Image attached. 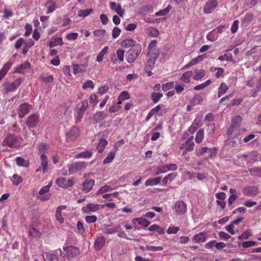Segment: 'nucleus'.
Wrapping results in <instances>:
<instances>
[{"instance_id":"obj_25","label":"nucleus","mask_w":261,"mask_h":261,"mask_svg":"<svg viewBox=\"0 0 261 261\" xmlns=\"http://www.w3.org/2000/svg\"><path fill=\"white\" fill-rule=\"evenodd\" d=\"M57 254V252H56V253L44 252L43 253L42 256L45 261H59Z\"/></svg>"},{"instance_id":"obj_46","label":"nucleus","mask_w":261,"mask_h":261,"mask_svg":"<svg viewBox=\"0 0 261 261\" xmlns=\"http://www.w3.org/2000/svg\"><path fill=\"white\" fill-rule=\"evenodd\" d=\"M172 7L169 5L166 8L160 10L155 13V16H165L171 10Z\"/></svg>"},{"instance_id":"obj_20","label":"nucleus","mask_w":261,"mask_h":261,"mask_svg":"<svg viewBox=\"0 0 261 261\" xmlns=\"http://www.w3.org/2000/svg\"><path fill=\"white\" fill-rule=\"evenodd\" d=\"M206 233L205 232H199L193 236L192 241L195 243H203L206 241Z\"/></svg>"},{"instance_id":"obj_53","label":"nucleus","mask_w":261,"mask_h":261,"mask_svg":"<svg viewBox=\"0 0 261 261\" xmlns=\"http://www.w3.org/2000/svg\"><path fill=\"white\" fill-rule=\"evenodd\" d=\"M204 137V131L203 129H199L196 134L195 141L197 143H200L202 142Z\"/></svg>"},{"instance_id":"obj_28","label":"nucleus","mask_w":261,"mask_h":261,"mask_svg":"<svg viewBox=\"0 0 261 261\" xmlns=\"http://www.w3.org/2000/svg\"><path fill=\"white\" fill-rule=\"evenodd\" d=\"M193 75L192 71H188L182 73L180 77V80L185 84H189L190 82V79Z\"/></svg>"},{"instance_id":"obj_59","label":"nucleus","mask_w":261,"mask_h":261,"mask_svg":"<svg viewBox=\"0 0 261 261\" xmlns=\"http://www.w3.org/2000/svg\"><path fill=\"white\" fill-rule=\"evenodd\" d=\"M205 56V54L198 56L190 62V65H194L198 64L199 62L202 61L204 58Z\"/></svg>"},{"instance_id":"obj_52","label":"nucleus","mask_w":261,"mask_h":261,"mask_svg":"<svg viewBox=\"0 0 261 261\" xmlns=\"http://www.w3.org/2000/svg\"><path fill=\"white\" fill-rule=\"evenodd\" d=\"M218 60H219L221 61H223L224 60L230 61V62H233V58L232 57V55L231 54H225L223 56H221L218 58Z\"/></svg>"},{"instance_id":"obj_14","label":"nucleus","mask_w":261,"mask_h":261,"mask_svg":"<svg viewBox=\"0 0 261 261\" xmlns=\"http://www.w3.org/2000/svg\"><path fill=\"white\" fill-rule=\"evenodd\" d=\"M147 55L149 57V59L145 67V72H146L147 70H151L154 67L155 62L159 57V55H157V54Z\"/></svg>"},{"instance_id":"obj_63","label":"nucleus","mask_w":261,"mask_h":261,"mask_svg":"<svg viewBox=\"0 0 261 261\" xmlns=\"http://www.w3.org/2000/svg\"><path fill=\"white\" fill-rule=\"evenodd\" d=\"M78 232L81 234H83L85 232V228L83 223L81 221H79L76 224Z\"/></svg>"},{"instance_id":"obj_39","label":"nucleus","mask_w":261,"mask_h":261,"mask_svg":"<svg viewBox=\"0 0 261 261\" xmlns=\"http://www.w3.org/2000/svg\"><path fill=\"white\" fill-rule=\"evenodd\" d=\"M88 102L87 99H85L81 102V105H79L77 107L76 111L80 112L85 113V111L88 107Z\"/></svg>"},{"instance_id":"obj_40","label":"nucleus","mask_w":261,"mask_h":261,"mask_svg":"<svg viewBox=\"0 0 261 261\" xmlns=\"http://www.w3.org/2000/svg\"><path fill=\"white\" fill-rule=\"evenodd\" d=\"M177 176V174L175 173H171L168 174L164 177L162 181L164 185L167 184L168 182H171Z\"/></svg>"},{"instance_id":"obj_51","label":"nucleus","mask_w":261,"mask_h":261,"mask_svg":"<svg viewBox=\"0 0 261 261\" xmlns=\"http://www.w3.org/2000/svg\"><path fill=\"white\" fill-rule=\"evenodd\" d=\"M169 171L167 165H162L156 168L155 174L159 175L161 173H166Z\"/></svg>"},{"instance_id":"obj_30","label":"nucleus","mask_w":261,"mask_h":261,"mask_svg":"<svg viewBox=\"0 0 261 261\" xmlns=\"http://www.w3.org/2000/svg\"><path fill=\"white\" fill-rule=\"evenodd\" d=\"M210 70L211 72L213 73L216 72L215 75L217 78H219L221 76H223V73L224 72V70L222 67H211Z\"/></svg>"},{"instance_id":"obj_9","label":"nucleus","mask_w":261,"mask_h":261,"mask_svg":"<svg viewBox=\"0 0 261 261\" xmlns=\"http://www.w3.org/2000/svg\"><path fill=\"white\" fill-rule=\"evenodd\" d=\"M32 109V106L28 103L21 104L17 110L19 117L23 118Z\"/></svg>"},{"instance_id":"obj_37","label":"nucleus","mask_w":261,"mask_h":261,"mask_svg":"<svg viewBox=\"0 0 261 261\" xmlns=\"http://www.w3.org/2000/svg\"><path fill=\"white\" fill-rule=\"evenodd\" d=\"M195 75L193 76V79L198 81L203 78L205 75V71L202 69H196L194 71Z\"/></svg>"},{"instance_id":"obj_55","label":"nucleus","mask_w":261,"mask_h":261,"mask_svg":"<svg viewBox=\"0 0 261 261\" xmlns=\"http://www.w3.org/2000/svg\"><path fill=\"white\" fill-rule=\"evenodd\" d=\"M92 11V9L80 10L78 11V16L81 17H85L88 16Z\"/></svg>"},{"instance_id":"obj_26","label":"nucleus","mask_w":261,"mask_h":261,"mask_svg":"<svg viewBox=\"0 0 261 261\" xmlns=\"http://www.w3.org/2000/svg\"><path fill=\"white\" fill-rule=\"evenodd\" d=\"M110 8L114 10L118 15L122 17L123 14V10L122 9L120 4H117L115 2H111L110 4Z\"/></svg>"},{"instance_id":"obj_27","label":"nucleus","mask_w":261,"mask_h":261,"mask_svg":"<svg viewBox=\"0 0 261 261\" xmlns=\"http://www.w3.org/2000/svg\"><path fill=\"white\" fill-rule=\"evenodd\" d=\"M161 180V177L158 176L153 178L147 179L145 182V185L147 186H156L160 183Z\"/></svg>"},{"instance_id":"obj_41","label":"nucleus","mask_w":261,"mask_h":261,"mask_svg":"<svg viewBox=\"0 0 261 261\" xmlns=\"http://www.w3.org/2000/svg\"><path fill=\"white\" fill-rule=\"evenodd\" d=\"M108 47L105 46L99 52V53L98 54V55H97V56L96 57V61L98 62H101L102 61V60L103 59V57L106 55L107 53L108 52Z\"/></svg>"},{"instance_id":"obj_42","label":"nucleus","mask_w":261,"mask_h":261,"mask_svg":"<svg viewBox=\"0 0 261 261\" xmlns=\"http://www.w3.org/2000/svg\"><path fill=\"white\" fill-rule=\"evenodd\" d=\"M106 117V115H105L103 112L98 111L94 115L93 119L96 122H99Z\"/></svg>"},{"instance_id":"obj_3","label":"nucleus","mask_w":261,"mask_h":261,"mask_svg":"<svg viewBox=\"0 0 261 261\" xmlns=\"http://www.w3.org/2000/svg\"><path fill=\"white\" fill-rule=\"evenodd\" d=\"M142 47L140 44L132 46L126 53V59L129 63H133L141 54Z\"/></svg>"},{"instance_id":"obj_56","label":"nucleus","mask_w":261,"mask_h":261,"mask_svg":"<svg viewBox=\"0 0 261 261\" xmlns=\"http://www.w3.org/2000/svg\"><path fill=\"white\" fill-rule=\"evenodd\" d=\"M120 104V102L118 101L117 103H116L111 106L109 110V112L110 113H115L119 111L121 108Z\"/></svg>"},{"instance_id":"obj_18","label":"nucleus","mask_w":261,"mask_h":261,"mask_svg":"<svg viewBox=\"0 0 261 261\" xmlns=\"http://www.w3.org/2000/svg\"><path fill=\"white\" fill-rule=\"evenodd\" d=\"M106 242V238L102 236H100L96 238L94 246L96 250L99 251L102 249L104 246Z\"/></svg>"},{"instance_id":"obj_34","label":"nucleus","mask_w":261,"mask_h":261,"mask_svg":"<svg viewBox=\"0 0 261 261\" xmlns=\"http://www.w3.org/2000/svg\"><path fill=\"white\" fill-rule=\"evenodd\" d=\"M139 44L137 42L133 39H126L121 42V46L125 48L132 47V46Z\"/></svg>"},{"instance_id":"obj_60","label":"nucleus","mask_w":261,"mask_h":261,"mask_svg":"<svg viewBox=\"0 0 261 261\" xmlns=\"http://www.w3.org/2000/svg\"><path fill=\"white\" fill-rule=\"evenodd\" d=\"M51 186H52V182H49L47 185L43 187L40 190V191L39 192V194L41 195H42L44 193H45L46 192H48L49 191L50 188L51 187Z\"/></svg>"},{"instance_id":"obj_57","label":"nucleus","mask_w":261,"mask_h":261,"mask_svg":"<svg viewBox=\"0 0 261 261\" xmlns=\"http://www.w3.org/2000/svg\"><path fill=\"white\" fill-rule=\"evenodd\" d=\"M174 82H168L166 83H164L162 85V90L164 91H168L173 88H174Z\"/></svg>"},{"instance_id":"obj_44","label":"nucleus","mask_w":261,"mask_h":261,"mask_svg":"<svg viewBox=\"0 0 261 261\" xmlns=\"http://www.w3.org/2000/svg\"><path fill=\"white\" fill-rule=\"evenodd\" d=\"M73 73L76 74L81 73L85 70V66L83 64H73Z\"/></svg>"},{"instance_id":"obj_47","label":"nucleus","mask_w":261,"mask_h":261,"mask_svg":"<svg viewBox=\"0 0 261 261\" xmlns=\"http://www.w3.org/2000/svg\"><path fill=\"white\" fill-rule=\"evenodd\" d=\"M218 38V33H216L214 30L210 32L206 35V39L211 42H214Z\"/></svg>"},{"instance_id":"obj_13","label":"nucleus","mask_w":261,"mask_h":261,"mask_svg":"<svg viewBox=\"0 0 261 261\" xmlns=\"http://www.w3.org/2000/svg\"><path fill=\"white\" fill-rule=\"evenodd\" d=\"M39 116L34 114L28 117L26 124L29 127H35L39 122Z\"/></svg>"},{"instance_id":"obj_43","label":"nucleus","mask_w":261,"mask_h":261,"mask_svg":"<svg viewBox=\"0 0 261 261\" xmlns=\"http://www.w3.org/2000/svg\"><path fill=\"white\" fill-rule=\"evenodd\" d=\"M194 146L195 144L194 142H186L180 146V149H182L186 148V151H191L194 149Z\"/></svg>"},{"instance_id":"obj_45","label":"nucleus","mask_w":261,"mask_h":261,"mask_svg":"<svg viewBox=\"0 0 261 261\" xmlns=\"http://www.w3.org/2000/svg\"><path fill=\"white\" fill-rule=\"evenodd\" d=\"M163 96V95L161 93L152 92L151 94V99L154 103H156L159 101Z\"/></svg>"},{"instance_id":"obj_6","label":"nucleus","mask_w":261,"mask_h":261,"mask_svg":"<svg viewBox=\"0 0 261 261\" xmlns=\"http://www.w3.org/2000/svg\"><path fill=\"white\" fill-rule=\"evenodd\" d=\"M125 51L121 49H118L116 50V53H114L111 55V61L113 64H117L120 63L124 60Z\"/></svg>"},{"instance_id":"obj_23","label":"nucleus","mask_w":261,"mask_h":261,"mask_svg":"<svg viewBox=\"0 0 261 261\" xmlns=\"http://www.w3.org/2000/svg\"><path fill=\"white\" fill-rule=\"evenodd\" d=\"M12 63L11 62H8L4 65L2 68L0 70V81L5 76L12 67Z\"/></svg>"},{"instance_id":"obj_24","label":"nucleus","mask_w":261,"mask_h":261,"mask_svg":"<svg viewBox=\"0 0 261 261\" xmlns=\"http://www.w3.org/2000/svg\"><path fill=\"white\" fill-rule=\"evenodd\" d=\"M41 166L44 173H46L48 169L47 157L43 153L41 155Z\"/></svg>"},{"instance_id":"obj_54","label":"nucleus","mask_w":261,"mask_h":261,"mask_svg":"<svg viewBox=\"0 0 261 261\" xmlns=\"http://www.w3.org/2000/svg\"><path fill=\"white\" fill-rule=\"evenodd\" d=\"M115 156V153L111 151L107 155V156L103 160V163L104 164H107L112 162Z\"/></svg>"},{"instance_id":"obj_36","label":"nucleus","mask_w":261,"mask_h":261,"mask_svg":"<svg viewBox=\"0 0 261 261\" xmlns=\"http://www.w3.org/2000/svg\"><path fill=\"white\" fill-rule=\"evenodd\" d=\"M107 144L108 141L106 139H100L96 147L98 149V152L100 153H102Z\"/></svg>"},{"instance_id":"obj_5","label":"nucleus","mask_w":261,"mask_h":261,"mask_svg":"<svg viewBox=\"0 0 261 261\" xmlns=\"http://www.w3.org/2000/svg\"><path fill=\"white\" fill-rule=\"evenodd\" d=\"M174 213L176 215L184 214L187 210L186 204L182 200L176 201L172 207Z\"/></svg>"},{"instance_id":"obj_11","label":"nucleus","mask_w":261,"mask_h":261,"mask_svg":"<svg viewBox=\"0 0 261 261\" xmlns=\"http://www.w3.org/2000/svg\"><path fill=\"white\" fill-rule=\"evenodd\" d=\"M243 193L246 196L254 197L259 193V190L256 187L248 186L243 189Z\"/></svg>"},{"instance_id":"obj_64","label":"nucleus","mask_w":261,"mask_h":261,"mask_svg":"<svg viewBox=\"0 0 261 261\" xmlns=\"http://www.w3.org/2000/svg\"><path fill=\"white\" fill-rule=\"evenodd\" d=\"M40 232L39 231L34 227H32L29 230V235L32 237H38L40 236Z\"/></svg>"},{"instance_id":"obj_22","label":"nucleus","mask_w":261,"mask_h":261,"mask_svg":"<svg viewBox=\"0 0 261 261\" xmlns=\"http://www.w3.org/2000/svg\"><path fill=\"white\" fill-rule=\"evenodd\" d=\"M67 206L66 205H61L57 207L55 217L57 220L60 223H63L64 222V218L62 216V211L66 208Z\"/></svg>"},{"instance_id":"obj_48","label":"nucleus","mask_w":261,"mask_h":261,"mask_svg":"<svg viewBox=\"0 0 261 261\" xmlns=\"http://www.w3.org/2000/svg\"><path fill=\"white\" fill-rule=\"evenodd\" d=\"M130 98V95L128 92L123 91L122 92L119 96H118V100L120 103L122 101L125 100L129 99Z\"/></svg>"},{"instance_id":"obj_33","label":"nucleus","mask_w":261,"mask_h":261,"mask_svg":"<svg viewBox=\"0 0 261 261\" xmlns=\"http://www.w3.org/2000/svg\"><path fill=\"white\" fill-rule=\"evenodd\" d=\"M93 153L89 150H86L76 154L75 159L90 158L92 156Z\"/></svg>"},{"instance_id":"obj_19","label":"nucleus","mask_w":261,"mask_h":261,"mask_svg":"<svg viewBox=\"0 0 261 261\" xmlns=\"http://www.w3.org/2000/svg\"><path fill=\"white\" fill-rule=\"evenodd\" d=\"M79 135V129L76 127H73L66 134L67 140L69 141H73Z\"/></svg>"},{"instance_id":"obj_32","label":"nucleus","mask_w":261,"mask_h":261,"mask_svg":"<svg viewBox=\"0 0 261 261\" xmlns=\"http://www.w3.org/2000/svg\"><path fill=\"white\" fill-rule=\"evenodd\" d=\"M46 5H47V9L46 12V14H48L53 12L57 8L56 2L53 0L48 1Z\"/></svg>"},{"instance_id":"obj_1","label":"nucleus","mask_w":261,"mask_h":261,"mask_svg":"<svg viewBox=\"0 0 261 261\" xmlns=\"http://www.w3.org/2000/svg\"><path fill=\"white\" fill-rule=\"evenodd\" d=\"M87 165V163L84 161L73 162L64 167L61 170V174L64 175H69L84 169Z\"/></svg>"},{"instance_id":"obj_8","label":"nucleus","mask_w":261,"mask_h":261,"mask_svg":"<svg viewBox=\"0 0 261 261\" xmlns=\"http://www.w3.org/2000/svg\"><path fill=\"white\" fill-rule=\"evenodd\" d=\"M218 6L217 0H208L203 8V12L205 14L212 13Z\"/></svg>"},{"instance_id":"obj_12","label":"nucleus","mask_w":261,"mask_h":261,"mask_svg":"<svg viewBox=\"0 0 261 261\" xmlns=\"http://www.w3.org/2000/svg\"><path fill=\"white\" fill-rule=\"evenodd\" d=\"M242 120V117L240 115L236 116L232 118L231 126L228 129L227 133L231 135L234 129L238 127Z\"/></svg>"},{"instance_id":"obj_58","label":"nucleus","mask_w":261,"mask_h":261,"mask_svg":"<svg viewBox=\"0 0 261 261\" xmlns=\"http://www.w3.org/2000/svg\"><path fill=\"white\" fill-rule=\"evenodd\" d=\"M94 88V84L91 80H88L87 82H85L82 86V88L84 90H86L88 88L93 89Z\"/></svg>"},{"instance_id":"obj_38","label":"nucleus","mask_w":261,"mask_h":261,"mask_svg":"<svg viewBox=\"0 0 261 261\" xmlns=\"http://www.w3.org/2000/svg\"><path fill=\"white\" fill-rule=\"evenodd\" d=\"M185 87V85L184 83H179L177 82H174V91L178 94H180L184 91Z\"/></svg>"},{"instance_id":"obj_29","label":"nucleus","mask_w":261,"mask_h":261,"mask_svg":"<svg viewBox=\"0 0 261 261\" xmlns=\"http://www.w3.org/2000/svg\"><path fill=\"white\" fill-rule=\"evenodd\" d=\"M132 222L134 224H136V222H137L139 225L145 227L148 226L150 224V221L143 218H136L133 219L132 220Z\"/></svg>"},{"instance_id":"obj_21","label":"nucleus","mask_w":261,"mask_h":261,"mask_svg":"<svg viewBox=\"0 0 261 261\" xmlns=\"http://www.w3.org/2000/svg\"><path fill=\"white\" fill-rule=\"evenodd\" d=\"M94 183V179H86L83 184V190L86 193L89 192L92 190Z\"/></svg>"},{"instance_id":"obj_62","label":"nucleus","mask_w":261,"mask_h":261,"mask_svg":"<svg viewBox=\"0 0 261 261\" xmlns=\"http://www.w3.org/2000/svg\"><path fill=\"white\" fill-rule=\"evenodd\" d=\"M202 101V98L200 95H195L192 99V104L193 105H198Z\"/></svg>"},{"instance_id":"obj_49","label":"nucleus","mask_w":261,"mask_h":261,"mask_svg":"<svg viewBox=\"0 0 261 261\" xmlns=\"http://www.w3.org/2000/svg\"><path fill=\"white\" fill-rule=\"evenodd\" d=\"M211 83V81L210 80H208L205 82L195 86L193 88V89L195 91L203 90L207 87Z\"/></svg>"},{"instance_id":"obj_7","label":"nucleus","mask_w":261,"mask_h":261,"mask_svg":"<svg viewBox=\"0 0 261 261\" xmlns=\"http://www.w3.org/2000/svg\"><path fill=\"white\" fill-rule=\"evenodd\" d=\"M57 185L64 189H68L71 187L74 184L73 179L66 178L65 177H59L56 180Z\"/></svg>"},{"instance_id":"obj_2","label":"nucleus","mask_w":261,"mask_h":261,"mask_svg":"<svg viewBox=\"0 0 261 261\" xmlns=\"http://www.w3.org/2000/svg\"><path fill=\"white\" fill-rule=\"evenodd\" d=\"M22 140V138L19 135L8 133L4 136L3 145L17 149L21 146Z\"/></svg>"},{"instance_id":"obj_35","label":"nucleus","mask_w":261,"mask_h":261,"mask_svg":"<svg viewBox=\"0 0 261 261\" xmlns=\"http://www.w3.org/2000/svg\"><path fill=\"white\" fill-rule=\"evenodd\" d=\"M228 90V86L225 83H222L218 88V96L220 97Z\"/></svg>"},{"instance_id":"obj_31","label":"nucleus","mask_w":261,"mask_h":261,"mask_svg":"<svg viewBox=\"0 0 261 261\" xmlns=\"http://www.w3.org/2000/svg\"><path fill=\"white\" fill-rule=\"evenodd\" d=\"M17 165L19 167H28L30 165V162L28 160L18 156L15 159Z\"/></svg>"},{"instance_id":"obj_17","label":"nucleus","mask_w":261,"mask_h":261,"mask_svg":"<svg viewBox=\"0 0 261 261\" xmlns=\"http://www.w3.org/2000/svg\"><path fill=\"white\" fill-rule=\"evenodd\" d=\"M30 68V63L29 62H24L15 69L14 73L24 74L25 72Z\"/></svg>"},{"instance_id":"obj_10","label":"nucleus","mask_w":261,"mask_h":261,"mask_svg":"<svg viewBox=\"0 0 261 261\" xmlns=\"http://www.w3.org/2000/svg\"><path fill=\"white\" fill-rule=\"evenodd\" d=\"M64 251L66 252L68 257H73L80 254V251L79 248L73 246H68L63 248Z\"/></svg>"},{"instance_id":"obj_15","label":"nucleus","mask_w":261,"mask_h":261,"mask_svg":"<svg viewBox=\"0 0 261 261\" xmlns=\"http://www.w3.org/2000/svg\"><path fill=\"white\" fill-rule=\"evenodd\" d=\"M101 207V205L99 204H94L93 203H90L85 206L82 207V211L84 213H90L91 212H95L99 210ZM103 207V206H101Z\"/></svg>"},{"instance_id":"obj_50","label":"nucleus","mask_w":261,"mask_h":261,"mask_svg":"<svg viewBox=\"0 0 261 261\" xmlns=\"http://www.w3.org/2000/svg\"><path fill=\"white\" fill-rule=\"evenodd\" d=\"M147 34L148 36L151 37H156L159 34V30L153 27H149L147 29Z\"/></svg>"},{"instance_id":"obj_61","label":"nucleus","mask_w":261,"mask_h":261,"mask_svg":"<svg viewBox=\"0 0 261 261\" xmlns=\"http://www.w3.org/2000/svg\"><path fill=\"white\" fill-rule=\"evenodd\" d=\"M22 181L21 177L17 174H14L12 176L13 184L15 186L18 185Z\"/></svg>"},{"instance_id":"obj_4","label":"nucleus","mask_w":261,"mask_h":261,"mask_svg":"<svg viewBox=\"0 0 261 261\" xmlns=\"http://www.w3.org/2000/svg\"><path fill=\"white\" fill-rule=\"evenodd\" d=\"M22 82V80L20 77L16 79L13 82L9 83L5 81L3 84L4 90L7 92H13L17 90L20 86Z\"/></svg>"},{"instance_id":"obj_16","label":"nucleus","mask_w":261,"mask_h":261,"mask_svg":"<svg viewBox=\"0 0 261 261\" xmlns=\"http://www.w3.org/2000/svg\"><path fill=\"white\" fill-rule=\"evenodd\" d=\"M157 43V41L155 40H153L150 42L147 48V55L157 54V55H159V50L156 48Z\"/></svg>"}]
</instances>
